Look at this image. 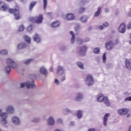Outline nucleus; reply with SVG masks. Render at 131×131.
Returning <instances> with one entry per match:
<instances>
[{
	"mask_svg": "<svg viewBox=\"0 0 131 131\" xmlns=\"http://www.w3.org/2000/svg\"><path fill=\"white\" fill-rule=\"evenodd\" d=\"M7 64L8 65V66L6 67L5 72L7 74H9L10 72H11V67L13 69H15L18 67L17 63H16V62H15V61H14V60H12L11 58H8L7 59Z\"/></svg>",
	"mask_w": 131,
	"mask_h": 131,
	"instance_id": "obj_1",
	"label": "nucleus"
},
{
	"mask_svg": "<svg viewBox=\"0 0 131 131\" xmlns=\"http://www.w3.org/2000/svg\"><path fill=\"white\" fill-rule=\"evenodd\" d=\"M8 12L10 14H13L14 16L15 20H19L21 19V15H20V7L16 6L14 8H9Z\"/></svg>",
	"mask_w": 131,
	"mask_h": 131,
	"instance_id": "obj_2",
	"label": "nucleus"
},
{
	"mask_svg": "<svg viewBox=\"0 0 131 131\" xmlns=\"http://www.w3.org/2000/svg\"><path fill=\"white\" fill-rule=\"evenodd\" d=\"M99 102H103L107 107L110 106V101L106 96L103 94H100L99 97Z\"/></svg>",
	"mask_w": 131,
	"mask_h": 131,
	"instance_id": "obj_3",
	"label": "nucleus"
},
{
	"mask_svg": "<svg viewBox=\"0 0 131 131\" xmlns=\"http://www.w3.org/2000/svg\"><path fill=\"white\" fill-rule=\"evenodd\" d=\"M31 21L36 24H40L42 23V20H43V16L42 14H39L38 16L31 18Z\"/></svg>",
	"mask_w": 131,
	"mask_h": 131,
	"instance_id": "obj_4",
	"label": "nucleus"
},
{
	"mask_svg": "<svg viewBox=\"0 0 131 131\" xmlns=\"http://www.w3.org/2000/svg\"><path fill=\"white\" fill-rule=\"evenodd\" d=\"M26 86L28 89H35V84H34V80H32V82H27L26 83H20V88H24V86Z\"/></svg>",
	"mask_w": 131,
	"mask_h": 131,
	"instance_id": "obj_5",
	"label": "nucleus"
},
{
	"mask_svg": "<svg viewBox=\"0 0 131 131\" xmlns=\"http://www.w3.org/2000/svg\"><path fill=\"white\" fill-rule=\"evenodd\" d=\"M0 9L2 10L4 12H6L9 10V6L8 4L5 3L4 2H0Z\"/></svg>",
	"mask_w": 131,
	"mask_h": 131,
	"instance_id": "obj_6",
	"label": "nucleus"
},
{
	"mask_svg": "<svg viewBox=\"0 0 131 131\" xmlns=\"http://www.w3.org/2000/svg\"><path fill=\"white\" fill-rule=\"evenodd\" d=\"M86 82H87L88 85L89 86H91V85H93V84H94V78L92 75H89L87 76L86 78Z\"/></svg>",
	"mask_w": 131,
	"mask_h": 131,
	"instance_id": "obj_7",
	"label": "nucleus"
},
{
	"mask_svg": "<svg viewBox=\"0 0 131 131\" xmlns=\"http://www.w3.org/2000/svg\"><path fill=\"white\" fill-rule=\"evenodd\" d=\"M118 114L119 115L123 116V115H126L127 113H128V110L126 108H122L118 110L117 111Z\"/></svg>",
	"mask_w": 131,
	"mask_h": 131,
	"instance_id": "obj_8",
	"label": "nucleus"
},
{
	"mask_svg": "<svg viewBox=\"0 0 131 131\" xmlns=\"http://www.w3.org/2000/svg\"><path fill=\"white\" fill-rule=\"evenodd\" d=\"M0 116L2 117V122L3 124H6L7 123L6 118L8 117V115L6 113H2V110H0Z\"/></svg>",
	"mask_w": 131,
	"mask_h": 131,
	"instance_id": "obj_9",
	"label": "nucleus"
},
{
	"mask_svg": "<svg viewBox=\"0 0 131 131\" xmlns=\"http://www.w3.org/2000/svg\"><path fill=\"white\" fill-rule=\"evenodd\" d=\"M86 50H88V47H86V46H84L80 48L79 55L81 56H84V54L86 53Z\"/></svg>",
	"mask_w": 131,
	"mask_h": 131,
	"instance_id": "obj_10",
	"label": "nucleus"
},
{
	"mask_svg": "<svg viewBox=\"0 0 131 131\" xmlns=\"http://www.w3.org/2000/svg\"><path fill=\"white\" fill-rule=\"evenodd\" d=\"M105 47L108 51H110L111 50H113L114 49L115 47L113 45V42L112 41H110V42H108L106 43Z\"/></svg>",
	"mask_w": 131,
	"mask_h": 131,
	"instance_id": "obj_11",
	"label": "nucleus"
},
{
	"mask_svg": "<svg viewBox=\"0 0 131 131\" xmlns=\"http://www.w3.org/2000/svg\"><path fill=\"white\" fill-rule=\"evenodd\" d=\"M119 32L120 33H124L125 32L126 29H125V24L122 23L121 24L119 27Z\"/></svg>",
	"mask_w": 131,
	"mask_h": 131,
	"instance_id": "obj_12",
	"label": "nucleus"
},
{
	"mask_svg": "<svg viewBox=\"0 0 131 131\" xmlns=\"http://www.w3.org/2000/svg\"><path fill=\"white\" fill-rule=\"evenodd\" d=\"M110 116V114L106 113L103 117V125L104 126H107V121H108V117Z\"/></svg>",
	"mask_w": 131,
	"mask_h": 131,
	"instance_id": "obj_13",
	"label": "nucleus"
},
{
	"mask_svg": "<svg viewBox=\"0 0 131 131\" xmlns=\"http://www.w3.org/2000/svg\"><path fill=\"white\" fill-rule=\"evenodd\" d=\"M12 122L14 124L16 125H19L20 124V120L17 117H13L12 119Z\"/></svg>",
	"mask_w": 131,
	"mask_h": 131,
	"instance_id": "obj_14",
	"label": "nucleus"
},
{
	"mask_svg": "<svg viewBox=\"0 0 131 131\" xmlns=\"http://www.w3.org/2000/svg\"><path fill=\"white\" fill-rule=\"evenodd\" d=\"M83 99V97L82 96V94L81 93H77V96L75 99V100L76 102H79L80 101H81Z\"/></svg>",
	"mask_w": 131,
	"mask_h": 131,
	"instance_id": "obj_15",
	"label": "nucleus"
},
{
	"mask_svg": "<svg viewBox=\"0 0 131 131\" xmlns=\"http://www.w3.org/2000/svg\"><path fill=\"white\" fill-rule=\"evenodd\" d=\"M125 64L126 68H127V70H130L131 68L130 60H129V59H126L125 60Z\"/></svg>",
	"mask_w": 131,
	"mask_h": 131,
	"instance_id": "obj_16",
	"label": "nucleus"
},
{
	"mask_svg": "<svg viewBox=\"0 0 131 131\" xmlns=\"http://www.w3.org/2000/svg\"><path fill=\"white\" fill-rule=\"evenodd\" d=\"M74 18H75V16H74V14H72V13H69L68 14H67L66 16V19H67V20H74Z\"/></svg>",
	"mask_w": 131,
	"mask_h": 131,
	"instance_id": "obj_17",
	"label": "nucleus"
},
{
	"mask_svg": "<svg viewBox=\"0 0 131 131\" xmlns=\"http://www.w3.org/2000/svg\"><path fill=\"white\" fill-rule=\"evenodd\" d=\"M40 73L41 74L45 75V76H48V71L43 67H41L40 69Z\"/></svg>",
	"mask_w": 131,
	"mask_h": 131,
	"instance_id": "obj_18",
	"label": "nucleus"
},
{
	"mask_svg": "<svg viewBox=\"0 0 131 131\" xmlns=\"http://www.w3.org/2000/svg\"><path fill=\"white\" fill-rule=\"evenodd\" d=\"M27 47V45L24 42H21L17 46V50H22L25 49Z\"/></svg>",
	"mask_w": 131,
	"mask_h": 131,
	"instance_id": "obj_19",
	"label": "nucleus"
},
{
	"mask_svg": "<svg viewBox=\"0 0 131 131\" xmlns=\"http://www.w3.org/2000/svg\"><path fill=\"white\" fill-rule=\"evenodd\" d=\"M90 39L89 37H86L84 39V41L81 40V39H79L77 41L78 43H79V45H82V43H83V42H88V41H90Z\"/></svg>",
	"mask_w": 131,
	"mask_h": 131,
	"instance_id": "obj_20",
	"label": "nucleus"
},
{
	"mask_svg": "<svg viewBox=\"0 0 131 131\" xmlns=\"http://www.w3.org/2000/svg\"><path fill=\"white\" fill-rule=\"evenodd\" d=\"M48 123L50 125H54L55 124V121L54 120V118L52 117H50L48 120Z\"/></svg>",
	"mask_w": 131,
	"mask_h": 131,
	"instance_id": "obj_21",
	"label": "nucleus"
},
{
	"mask_svg": "<svg viewBox=\"0 0 131 131\" xmlns=\"http://www.w3.org/2000/svg\"><path fill=\"white\" fill-rule=\"evenodd\" d=\"M36 4H37V2H32L30 3V4L29 5V10L30 11H32V9H33V8H34L35 5H36Z\"/></svg>",
	"mask_w": 131,
	"mask_h": 131,
	"instance_id": "obj_22",
	"label": "nucleus"
},
{
	"mask_svg": "<svg viewBox=\"0 0 131 131\" xmlns=\"http://www.w3.org/2000/svg\"><path fill=\"white\" fill-rule=\"evenodd\" d=\"M70 33L71 35H72V37L71 39V43H74V42L75 41V35L74 34V33L73 32V31H70Z\"/></svg>",
	"mask_w": 131,
	"mask_h": 131,
	"instance_id": "obj_23",
	"label": "nucleus"
},
{
	"mask_svg": "<svg viewBox=\"0 0 131 131\" xmlns=\"http://www.w3.org/2000/svg\"><path fill=\"white\" fill-rule=\"evenodd\" d=\"M6 111L10 114L11 113H14V108L12 106H8L7 108Z\"/></svg>",
	"mask_w": 131,
	"mask_h": 131,
	"instance_id": "obj_24",
	"label": "nucleus"
},
{
	"mask_svg": "<svg viewBox=\"0 0 131 131\" xmlns=\"http://www.w3.org/2000/svg\"><path fill=\"white\" fill-rule=\"evenodd\" d=\"M33 38L34 41H36V42H39L40 41V37H39L37 34H35Z\"/></svg>",
	"mask_w": 131,
	"mask_h": 131,
	"instance_id": "obj_25",
	"label": "nucleus"
},
{
	"mask_svg": "<svg viewBox=\"0 0 131 131\" xmlns=\"http://www.w3.org/2000/svg\"><path fill=\"white\" fill-rule=\"evenodd\" d=\"M59 26H60L59 21H53L51 24V27H59Z\"/></svg>",
	"mask_w": 131,
	"mask_h": 131,
	"instance_id": "obj_26",
	"label": "nucleus"
},
{
	"mask_svg": "<svg viewBox=\"0 0 131 131\" xmlns=\"http://www.w3.org/2000/svg\"><path fill=\"white\" fill-rule=\"evenodd\" d=\"M80 20L81 22H86L88 21V16L86 15H82L80 18Z\"/></svg>",
	"mask_w": 131,
	"mask_h": 131,
	"instance_id": "obj_27",
	"label": "nucleus"
},
{
	"mask_svg": "<svg viewBox=\"0 0 131 131\" xmlns=\"http://www.w3.org/2000/svg\"><path fill=\"white\" fill-rule=\"evenodd\" d=\"M109 26V24L107 22L104 23L102 26H99V29H104V27H108Z\"/></svg>",
	"mask_w": 131,
	"mask_h": 131,
	"instance_id": "obj_28",
	"label": "nucleus"
},
{
	"mask_svg": "<svg viewBox=\"0 0 131 131\" xmlns=\"http://www.w3.org/2000/svg\"><path fill=\"white\" fill-rule=\"evenodd\" d=\"M64 72V70H63V68L61 66H58L57 68V71L56 72L57 74H59L60 72Z\"/></svg>",
	"mask_w": 131,
	"mask_h": 131,
	"instance_id": "obj_29",
	"label": "nucleus"
},
{
	"mask_svg": "<svg viewBox=\"0 0 131 131\" xmlns=\"http://www.w3.org/2000/svg\"><path fill=\"white\" fill-rule=\"evenodd\" d=\"M77 65L79 68H80V69H84V68L83 67V63L80 61H78L77 62Z\"/></svg>",
	"mask_w": 131,
	"mask_h": 131,
	"instance_id": "obj_30",
	"label": "nucleus"
},
{
	"mask_svg": "<svg viewBox=\"0 0 131 131\" xmlns=\"http://www.w3.org/2000/svg\"><path fill=\"white\" fill-rule=\"evenodd\" d=\"M48 6V0H43V7L44 10H46Z\"/></svg>",
	"mask_w": 131,
	"mask_h": 131,
	"instance_id": "obj_31",
	"label": "nucleus"
},
{
	"mask_svg": "<svg viewBox=\"0 0 131 131\" xmlns=\"http://www.w3.org/2000/svg\"><path fill=\"white\" fill-rule=\"evenodd\" d=\"M84 11H85V8L80 7L79 9L78 13H79V14H83V13H84Z\"/></svg>",
	"mask_w": 131,
	"mask_h": 131,
	"instance_id": "obj_32",
	"label": "nucleus"
},
{
	"mask_svg": "<svg viewBox=\"0 0 131 131\" xmlns=\"http://www.w3.org/2000/svg\"><path fill=\"white\" fill-rule=\"evenodd\" d=\"M25 40H26L28 43H30V42H31V39L28 36H25Z\"/></svg>",
	"mask_w": 131,
	"mask_h": 131,
	"instance_id": "obj_33",
	"label": "nucleus"
},
{
	"mask_svg": "<svg viewBox=\"0 0 131 131\" xmlns=\"http://www.w3.org/2000/svg\"><path fill=\"white\" fill-rule=\"evenodd\" d=\"M75 31H76V34L77 35L78 34V32H79V30H80V26H77L76 27H75L74 28Z\"/></svg>",
	"mask_w": 131,
	"mask_h": 131,
	"instance_id": "obj_34",
	"label": "nucleus"
},
{
	"mask_svg": "<svg viewBox=\"0 0 131 131\" xmlns=\"http://www.w3.org/2000/svg\"><path fill=\"white\" fill-rule=\"evenodd\" d=\"M77 116L78 118H81V117H82V111H78L77 114Z\"/></svg>",
	"mask_w": 131,
	"mask_h": 131,
	"instance_id": "obj_35",
	"label": "nucleus"
},
{
	"mask_svg": "<svg viewBox=\"0 0 131 131\" xmlns=\"http://www.w3.org/2000/svg\"><path fill=\"white\" fill-rule=\"evenodd\" d=\"M0 54L1 55H7V54H8V51L6 50H2L0 51Z\"/></svg>",
	"mask_w": 131,
	"mask_h": 131,
	"instance_id": "obj_36",
	"label": "nucleus"
},
{
	"mask_svg": "<svg viewBox=\"0 0 131 131\" xmlns=\"http://www.w3.org/2000/svg\"><path fill=\"white\" fill-rule=\"evenodd\" d=\"M33 26H32V25H30L27 28V30H28V31H31V30H32V29H33Z\"/></svg>",
	"mask_w": 131,
	"mask_h": 131,
	"instance_id": "obj_37",
	"label": "nucleus"
},
{
	"mask_svg": "<svg viewBox=\"0 0 131 131\" xmlns=\"http://www.w3.org/2000/svg\"><path fill=\"white\" fill-rule=\"evenodd\" d=\"M102 58L103 63H106V53L103 54Z\"/></svg>",
	"mask_w": 131,
	"mask_h": 131,
	"instance_id": "obj_38",
	"label": "nucleus"
},
{
	"mask_svg": "<svg viewBox=\"0 0 131 131\" xmlns=\"http://www.w3.org/2000/svg\"><path fill=\"white\" fill-rule=\"evenodd\" d=\"M126 28L128 30L131 29V21H129L126 26Z\"/></svg>",
	"mask_w": 131,
	"mask_h": 131,
	"instance_id": "obj_39",
	"label": "nucleus"
},
{
	"mask_svg": "<svg viewBox=\"0 0 131 131\" xmlns=\"http://www.w3.org/2000/svg\"><path fill=\"white\" fill-rule=\"evenodd\" d=\"M112 42H113V45H114V46H116L117 45V43H118V39H116V40L112 41Z\"/></svg>",
	"mask_w": 131,
	"mask_h": 131,
	"instance_id": "obj_40",
	"label": "nucleus"
},
{
	"mask_svg": "<svg viewBox=\"0 0 131 131\" xmlns=\"http://www.w3.org/2000/svg\"><path fill=\"white\" fill-rule=\"evenodd\" d=\"M25 29V27H24V26L21 25L19 28V31H23V30H24Z\"/></svg>",
	"mask_w": 131,
	"mask_h": 131,
	"instance_id": "obj_41",
	"label": "nucleus"
},
{
	"mask_svg": "<svg viewBox=\"0 0 131 131\" xmlns=\"http://www.w3.org/2000/svg\"><path fill=\"white\" fill-rule=\"evenodd\" d=\"M93 52L94 54H99V49L97 48H96L94 49Z\"/></svg>",
	"mask_w": 131,
	"mask_h": 131,
	"instance_id": "obj_42",
	"label": "nucleus"
},
{
	"mask_svg": "<svg viewBox=\"0 0 131 131\" xmlns=\"http://www.w3.org/2000/svg\"><path fill=\"white\" fill-rule=\"evenodd\" d=\"M33 59H28L25 62V64H26V65H28V64H29L30 63V62H31V61H32Z\"/></svg>",
	"mask_w": 131,
	"mask_h": 131,
	"instance_id": "obj_43",
	"label": "nucleus"
},
{
	"mask_svg": "<svg viewBox=\"0 0 131 131\" xmlns=\"http://www.w3.org/2000/svg\"><path fill=\"white\" fill-rule=\"evenodd\" d=\"M127 101H128L129 102H130V101H131V96H129L128 97H126L125 99V102H126Z\"/></svg>",
	"mask_w": 131,
	"mask_h": 131,
	"instance_id": "obj_44",
	"label": "nucleus"
},
{
	"mask_svg": "<svg viewBox=\"0 0 131 131\" xmlns=\"http://www.w3.org/2000/svg\"><path fill=\"white\" fill-rule=\"evenodd\" d=\"M95 17H98L99 16V9L97 10V12L94 14Z\"/></svg>",
	"mask_w": 131,
	"mask_h": 131,
	"instance_id": "obj_45",
	"label": "nucleus"
},
{
	"mask_svg": "<svg viewBox=\"0 0 131 131\" xmlns=\"http://www.w3.org/2000/svg\"><path fill=\"white\" fill-rule=\"evenodd\" d=\"M66 77L64 76H63L61 78V81H64V80H66Z\"/></svg>",
	"mask_w": 131,
	"mask_h": 131,
	"instance_id": "obj_46",
	"label": "nucleus"
},
{
	"mask_svg": "<svg viewBox=\"0 0 131 131\" xmlns=\"http://www.w3.org/2000/svg\"><path fill=\"white\" fill-rule=\"evenodd\" d=\"M57 122L58 123H62L63 122V121L61 119H59L58 120H57Z\"/></svg>",
	"mask_w": 131,
	"mask_h": 131,
	"instance_id": "obj_47",
	"label": "nucleus"
},
{
	"mask_svg": "<svg viewBox=\"0 0 131 131\" xmlns=\"http://www.w3.org/2000/svg\"><path fill=\"white\" fill-rule=\"evenodd\" d=\"M21 3H23L24 4H25L27 3V0H20Z\"/></svg>",
	"mask_w": 131,
	"mask_h": 131,
	"instance_id": "obj_48",
	"label": "nucleus"
},
{
	"mask_svg": "<svg viewBox=\"0 0 131 131\" xmlns=\"http://www.w3.org/2000/svg\"><path fill=\"white\" fill-rule=\"evenodd\" d=\"M50 71H51V72H54V69H53V67H51L50 68Z\"/></svg>",
	"mask_w": 131,
	"mask_h": 131,
	"instance_id": "obj_49",
	"label": "nucleus"
},
{
	"mask_svg": "<svg viewBox=\"0 0 131 131\" xmlns=\"http://www.w3.org/2000/svg\"><path fill=\"white\" fill-rule=\"evenodd\" d=\"M55 83H57V84H59V80H58V79H55Z\"/></svg>",
	"mask_w": 131,
	"mask_h": 131,
	"instance_id": "obj_50",
	"label": "nucleus"
},
{
	"mask_svg": "<svg viewBox=\"0 0 131 131\" xmlns=\"http://www.w3.org/2000/svg\"><path fill=\"white\" fill-rule=\"evenodd\" d=\"M105 13H108L109 12V9L105 8Z\"/></svg>",
	"mask_w": 131,
	"mask_h": 131,
	"instance_id": "obj_51",
	"label": "nucleus"
},
{
	"mask_svg": "<svg viewBox=\"0 0 131 131\" xmlns=\"http://www.w3.org/2000/svg\"><path fill=\"white\" fill-rule=\"evenodd\" d=\"M70 125H74V122H71L70 123Z\"/></svg>",
	"mask_w": 131,
	"mask_h": 131,
	"instance_id": "obj_52",
	"label": "nucleus"
},
{
	"mask_svg": "<svg viewBox=\"0 0 131 131\" xmlns=\"http://www.w3.org/2000/svg\"><path fill=\"white\" fill-rule=\"evenodd\" d=\"M128 131H131V125L129 127Z\"/></svg>",
	"mask_w": 131,
	"mask_h": 131,
	"instance_id": "obj_53",
	"label": "nucleus"
},
{
	"mask_svg": "<svg viewBox=\"0 0 131 131\" xmlns=\"http://www.w3.org/2000/svg\"><path fill=\"white\" fill-rule=\"evenodd\" d=\"M128 16H129V17H131V13H129Z\"/></svg>",
	"mask_w": 131,
	"mask_h": 131,
	"instance_id": "obj_54",
	"label": "nucleus"
},
{
	"mask_svg": "<svg viewBox=\"0 0 131 131\" xmlns=\"http://www.w3.org/2000/svg\"><path fill=\"white\" fill-rule=\"evenodd\" d=\"M54 131H61V130H60L59 129H56Z\"/></svg>",
	"mask_w": 131,
	"mask_h": 131,
	"instance_id": "obj_55",
	"label": "nucleus"
},
{
	"mask_svg": "<svg viewBox=\"0 0 131 131\" xmlns=\"http://www.w3.org/2000/svg\"><path fill=\"white\" fill-rule=\"evenodd\" d=\"M97 101H99V97H97Z\"/></svg>",
	"mask_w": 131,
	"mask_h": 131,
	"instance_id": "obj_56",
	"label": "nucleus"
},
{
	"mask_svg": "<svg viewBox=\"0 0 131 131\" xmlns=\"http://www.w3.org/2000/svg\"><path fill=\"white\" fill-rule=\"evenodd\" d=\"M129 38L131 39V34H130Z\"/></svg>",
	"mask_w": 131,
	"mask_h": 131,
	"instance_id": "obj_57",
	"label": "nucleus"
},
{
	"mask_svg": "<svg viewBox=\"0 0 131 131\" xmlns=\"http://www.w3.org/2000/svg\"><path fill=\"white\" fill-rule=\"evenodd\" d=\"M100 10H101V8H99V13H100Z\"/></svg>",
	"mask_w": 131,
	"mask_h": 131,
	"instance_id": "obj_58",
	"label": "nucleus"
}]
</instances>
